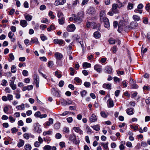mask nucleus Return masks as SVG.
Returning a JSON list of instances; mask_svg holds the SVG:
<instances>
[{
  "mask_svg": "<svg viewBox=\"0 0 150 150\" xmlns=\"http://www.w3.org/2000/svg\"><path fill=\"white\" fill-rule=\"evenodd\" d=\"M137 26L138 23L137 22L135 21H132L130 23V25H129L126 26L124 28V27L123 26L122 22H120L119 23L118 25V31L119 32H120L119 30L123 28H124L125 30H126V31H128L129 30H132L133 29L135 28Z\"/></svg>",
  "mask_w": 150,
  "mask_h": 150,
  "instance_id": "nucleus-1",
  "label": "nucleus"
},
{
  "mask_svg": "<svg viewBox=\"0 0 150 150\" xmlns=\"http://www.w3.org/2000/svg\"><path fill=\"white\" fill-rule=\"evenodd\" d=\"M69 140L76 145H79L80 143V140L79 139L76 140V136L74 134H71L70 136Z\"/></svg>",
  "mask_w": 150,
  "mask_h": 150,
  "instance_id": "nucleus-2",
  "label": "nucleus"
},
{
  "mask_svg": "<svg viewBox=\"0 0 150 150\" xmlns=\"http://www.w3.org/2000/svg\"><path fill=\"white\" fill-rule=\"evenodd\" d=\"M40 126L39 123H37L34 125V130L38 133H40L42 132V129L40 127Z\"/></svg>",
  "mask_w": 150,
  "mask_h": 150,
  "instance_id": "nucleus-3",
  "label": "nucleus"
},
{
  "mask_svg": "<svg viewBox=\"0 0 150 150\" xmlns=\"http://www.w3.org/2000/svg\"><path fill=\"white\" fill-rule=\"evenodd\" d=\"M61 104L63 105H68L72 103L71 101L70 100H66L64 99H62L61 100Z\"/></svg>",
  "mask_w": 150,
  "mask_h": 150,
  "instance_id": "nucleus-4",
  "label": "nucleus"
},
{
  "mask_svg": "<svg viewBox=\"0 0 150 150\" xmlns=\"http://www.w3.org/2000/svg\"><path fill=\"white\" fill-rule=\"evenodd\" d=\"M76 29L75 26L74 24L69 25L67 28V30L68 32H73Z\"/></svg>",
  "mask_w": 150,
  "mask_h": 150,
  "instance_id": "nucleus-5",
  "label": "nucleus"
},
{
  "mask_svg": "<svg viewBox=\"0 0 150 150\" xmlns=\"http://www.w3.org/2000/svg\"><path fill=\"white\" fill-rule=\"evenodd\" d=\"M66 0H56L54 2L56 6L62 5L66 2Z\"/></svg>",
  "mask_w": 150,
  "mask_h": 150,
  "instance_id": "nucleus-6",
  "label": "nucleus"
},
{
  "mask_svg": "<svg viewBox=\"0 0 150 150\" xmlns=\"http://www.w3.org/2000/svg\"><path fill=\"white\" fill-rule=\"evenodd\" d=\"M34 80L35 83L37 87H39V77L37 75H34Z\"/></svg>",
  "mask_w": 150,
  "mask_h": 150,
  "instance_id": "nucleus-7",
  "label": "nucleus"
},
{
  "mask_svg": "<svg viewBox=\"0 0 150 150\" xmlns=\"http://www.w3.org/2000/svg\"><path fill=\"white\" fill-rule=\"evenodd\" d=\"M101 66L99 64H96L94 66V69L97 72L100 73L101 72Z\"/></svg>",
  "mask_w": 150,
  "mask_h": 150,
  "instance_id": "nucleus-8",
  "label": "nucleus"
},
{
  "mask_svg": "<svg viewBox=\"0 0 150 150\" xmlns=\"http://www.w3.org/2000/svg\"><path fill=\"white\" fill-rule=\"evenodd\" d=\"M103 21L104 23V26L105 27L108 28L110 26V24L108 18H106L102 20V22Z\"/></svg>",
  "mask_w": 150,
  "mask_h": 150,
  "instance_id": "nucleus-9",
  "label": "nucleus"
},
{
  "mask_svg": "<svg viewBox=\"0 0 150 150\" xmlns=\"http://www.w3.org/2000/svg\"><path fill=\"white\" fill-rule=\"evenodd\" d=\"M105 70L106 73L110 74L112 72V69L111 67L107 66L105 67Z\"/></svg>",
  "mask_w": 150,
  "mask_h": 150,
  "instance_id": "nucleus-10",
  "label": "nucleus"
},
{
  "mask_svg": "<svg viewBox=\"0 0 150 150\" xmlns=\"http://www.w3.org/2000/svg\"><path fill=\"white\" fill-rule=\"evenodd\" d=\"M54 56L58 60H60L63 57L62 54L58 52H56L55 53Z\"/></svg>",
  "mask_w": 150,
  "mask_h": 150,
  "instance_id": "nucleus-11",
  "label": "nucleus"
},
{
  "mask_svg": "<svg viewBox=\"0 0 150 150\" xmlns=\"http://www.w3.org/2000/svg\"><path fill=\"white\" fill-rule=\"evenodd\" d=\"M20 24L22 27H25L27 25L28 23L26 20H22L20 21Z\"/></svg>",
  "mask_w": 150,
  "mask_h": 150,
  "instance_id": "nucleus-12",
  "label": "nucleus"
},
{
  "mask_svg": "<svg viewBox=\"0 0 150 150\" xmlns=\"http://www.w3.org/2000/svg\"><path fill=\"white\" fill-rule=\"evenodd\" d=\"M105 13L103 11H101L100 14V19L101 22H102L103 20L107 18L105 17Z\"/></svg>",
  "mask_w": 150,
  "mask_h": 150,
  "instance_id": "nucleus-13",
  "label": "nucleus"
},
{
  "mask_svg": "<svg viewBox=\"0 0 150 150\" xmlns=\"http://www.w3.org/2000/svg\"><path fill=\"white\" fill-rule=\"evenodd\" d=\"M97 120L96 116L94 114H92L90 118V121L91 122H95Z\"/></svg>",
  "mask_w": 150,
  "mask_h": 150,
  "instance_id": "nucleus-14",
  "label": "nucleus"
},
{
  "mask_svg": "<svg viewBox=\"0 0 150 150\" xmlns=\"http://www.w3.org/2000/svg\"><path fill=\"white\" fill-rule=\"evenodd\" d=\"M74 130L76 132L80 134H83V131L79 128L77 127H74L73 128Z\"/></svg>",
  "mask_w": 150,
  "mask_h": 150,
  "instance_id": "nucleus-15",
  "label": "nucleus"
},
{
  "mask_svg": "<svg viewBox=\"0 0 150 150\" xmlns=\"http://www.w3.org/2000/svg\"><path fill=\"white\" fill-rule=\"evenodd\" d=\"M24 16L25 17V19L28 21H30L33 18V16H32L28 14H25L24 15Z\"/></svg>",
  "mask_w": 150,
  "mask_h": 150,
  "instance_id": "nucleus-16",
  "label": "nucleus"
},
{
  "mask_svg": "<svg viewBox=\"0 0 150 150\" xmlns=\"http://www.w3.org/2000/svg\"><path fill=\"white\" fill-rule=\"evenodd\" d=\"M107 103L109 108L112 107L114 105L113 102L111 99H109L108 100Z\"/></svg>",
  "mask_w": 150,
  "mask_h": 150,
  "instance_id": "nucleus-17",
  "label": "nucleus"
},
{
  "mask_svg": "<svg viewBox=\"0 0 150 150\" xmlns=\"http://www.w3.org/2000/svg\"><path fill=\"white\" fill-rule=\"evenodd\" d=\"M54 42L55 44L62 45L63 44V41L62 40H59L58 39H55L54 40Z\"/></svg>",
  "mask_w": 150,
  "mask_h": 150,
  "instance_id": "nucleus-18",
  "label": "nucleus"
},
{
  "mask_svg": "<svg viewBox=\"0 0 150 150\" xmlns=\"http://www.w3.org/2000/svg\"><path fill=\"white\" fill-rule=\"evenodd\" d=\"M53 94L55 96L59 97L60 96V92L59 91H56L54 88L53 89Z\"/></svg>",
  "mask_w": 150,
  "mask_h": 150,
  "instance_id": "nucleus-19",
  "label": "nucleus"
},
{
  "mask_svg": "<svg viewBox=\"0 0 150 150\" xmlns=\"http://www.w3.org/2000/svg\"><path fill=\"white\" fill-rule=\"evenodd\" d=\"M10 86L13 90H15L16 89V85L14 84V81L10 80Z\"/></svg>",
  "mask_w": 150,
  "mask_h": 150,
  "instance_id": "nucleus-20",
  "label": "nucleus"
},
{
  "mask_svg": "<svg viewBox=\"0 0 150 150\" xmlns=\"http://www.w3.org/2000/svg\"><path fill=\"white\" fill-rule=\"evenodd\" d=\"M74 20L76 22H77L78 23H80L81 22V18L77 16H74Z\"/></svg>",
  "mask_w": 150,
  "mask_h": 150,
  "instance_id": "nucleus-21",
  "label": "nucleus"
},
{
  "mask_svg": "<svg viewBox=\"0 0 150 150\" xmlns=\"http://www.w3.org/2000/svg\"><path fill=\"white\" fill-rule=\"evenodd\" d=\"M133 109L132 108H128L127 109L126 112L128 115H131L133 114Z\"/></svg>",
  "mask_w": 150,
  "mask_h": 150,
  "instance_id": "nucleus-22",
  "label": "nucleus"
},
{
  "mask_svg": "<svg viewBox=\"0 0 150 150\" xmlns=\"http://www.w3.org/2000/svg\"><path fill=\"white\" fill-rule=\"evenodd\" d=\"M91 66V64L86 62H84L83 64V68L90 67Z\"/></svg>",
  "mask_w": 150,
  "mask_h": 150,
  "instance_id": "nucleus-23",
  "label": "nucleus"
},
{
  "mask_svg": "<svg viewBox=\"0 0 150 150\" xmlns=\"http://www.w3.org/2000/svg\"><path fill=\"white\" fill-rule=\"evenodd\" d=\"M16 108L19 110H24L25 109V105L24 104L22 103L20 105L17 106Z\"/></svg>",
  "mask_w": 150,
  "mask_h": 150,
  "instance_id": "nucleus-24",
  "label": "nucleus"
},
{
  "mask_svg": "<svg viewBox=\"0 0 150 150\" xmlns=\"http://www.w3.org/2000/svg\"><path fill=\"white\" fill-rule=\"evenodd\" d=\"M65 18L64 17H62L58 19L59 23L61 25L63 24L65 22Z\"/></svg>",
  "mask_w": 150,
  "mask_h": 150,
  "instance_id": "nucleus-25",
  "label": "nucleus"
},
{
  "mask_svg": "<svg viewBox=\"0 0 150 150\" xmlns=\"http://www.w3.org/2000/svg\"><path fill=\"white\" fill-rule=\"evenodd\" d=\"M24 144V141L21 139H20L17 144V146L19 147H20L23 146Z\"/></svg>",
  "mask_w": 150,
  "mask_h": 150,
  "instance_id": "nucleus-26",
  "label": "nucleus"
},
{
  "mask_svg": "<svg viewBox=\"0 0 150 150\" xmlns=\"http://www.w3.org/2000/svg\"><path fill=\"white\" fill-rule=\"evenodd\" d=\"M100 33L98 31H96L93 33L94 37L96 39H98L100 37Z\"/></svg>",
  "mask_w": 150,
  "mask_h": 150,
  "instance_id": "nucleus-27",
  "label": "nucleus"
},
{
  "mask_svg": "<svg viewBox=\"0 0 150 150\" xmlns=\"http://www.w3.org/2000/svg\"><path fill=\"white\" fill-rule=\"evenodd\" d=\"M53 122V119L51 118L49 119L48 121L46 123L47 125L49 126L52 124Z\"/></svg>",
  "mask_w": 150,
  "mask_h": 150,
  "instance_id": "nucleus-28",
  "label": "nucleus"
},
{
  "mask_svg": "<svg viewBox=\"0 0 150 150\" xmlns=\"http://www.w3.org/2000/svg\"><path fill=\"white\" fill-rule=\"evenodd\" d=\"M118 5L117 4H114L112 5V11L114 13H116L117 12H115V10L117 9V8Z\"/></svg>",
  "mask_w": 150,
  "mask_h": 150,
  "instance_id": "nucleus-29",
  "label": "nucleus"
},
{
  "mask_svg": "<svg viewBox=\"0 0 150 150\" xmlns=\"http://www.w3.org/2000/svg\"><path fill=\"white\" fill-rule=\"evenodd\" d=\"M103 87L107 89H111V85L110 83H104L103 85Z\"/></svg>",
  "mask_w": 150,
  "mask_h": 150,
  "instance_id": "nucleus-30",
  "label": "nucleus"
},
{
  "mask_svg": "<svg viewBox=\"0 0 150 150\" xmlns=\"http://www.w3.org/2000/svg\"><path fill=\"white\" fill-rule=\"evenodd\" d=\"M30 41L32 43H35L36 44H38L39 43L38 39L36 38H32Z\"/></svg>",
  "mask_w": 150,
  "mask_h": 150,
  "instance_id": "nucleus-31",
  "label": "nucleus"
},
{
  "mask_svg": "<svg viewBox=\"0 0 150 150\" xmlns=\"http://www.w3.org/2000/svg\"><path fill=\"white\" fill-rule=\"evenodd\" d=\"M108 142H106L105 143L102 142L101 143L100 145L103 146V147L106 150L108 149Z\"/></svg>",
  "mask_w": 150,
  "mask_h": 150,
  "instance_id": "nucleus-32",
  "label": "nucleus"
},
{
  "mask_svg": "<svg viewBox=\"0 0 150 150\" xmlns=\"http://www.w3.org/2000/svg\"><path fill=\"white\" fill-rule=\"evenodd\" d=\"M60 127V124L59 122H57L54 125V128L56 129H59Z\"/></svg>",
  "mask_w": 150,
  "mask_h": 150,
  "instance_id": "nucleus-33",
  "label": "nucleus"
},
{
  "mask_svg": "<svg viewBox=\"0 0 150 150\" xmlns=\"http://www.w3.org/2000/svg\"><path fill=\"white\" fill-rule=\"evenodd\" d=\"M133 19L135 21V22L137 21H139L140 19V17L137 15H134L133 16Z\"/></svg>",
  "mask_w": 150,
  "mask_h": 150,
  "instance_id": "nucleus-34",
  "label": "nucleus"
},
{
  "mask_svg": "<svg viewBox=\"0 0 150 150\" xmlns=\"http://www.w3.org/2000/svg\"><path fill=\"white\" fill-rule=\"evenodd\" d=\"M52 131L50 130L48 131L44 132L43 133L42 135L44 136H45L47 135H50L52 134Z\"/></svg>",
  "mask_w": 150,
  "mask_h": 150,
  "instance_id": "nucleus-35",
  "label": "nucleus"
},
{
  "mask_svg": "<svg viewBox=\"0 0 150 150\" xmlns=\"http://www.w3.org/2000/svg\"><path fill=\"white\" fill-rule=\"evenodd\" d=\"M24 148L26 150H30L31 149L30 145L29 144H26L24 146Z\"/></svg>",
  "mask_w": 150,
  "mask_h": 150,
  "instance_id": "nucleus-36",
  "label": "nucleus"
},
{
  "mask_svg": "<svg viewBox=\"0 0 150 150\" xmlns=\"http://www.w3.org/2000/svg\"><path fill=\"white\" fill-rule=\"evenodd\" d=\"M40 37L41 40L43 41H44L47 39V37L46 36H45L43 34H42L40 35Z\"/></svg>",
  "mask_w": 150,
  "mask_h": 150,
  "instance_id": "nucleus-37",
  "label": "nucleus"
},
{
  "mask_svg": "<svg viewBox=\"0 0 150 150\" xmlns=\"http://www.w3.org/2000/svg\"><path fill=\"white\" fill-rule=\"evenodd\" d=\"M11 72L13 73H15L16 71V68L15 65H12L11 68Z\"/></svg>",
  "mask_w": 150,
  "mask_h": 150,
  "instance_id": "nucleus-38",
  "label": "nucleus"
},
{
  "mask_svg": "<svg viewBox=\"0 0 150 150\" xmlns=\"http://www.w3.org/2000/svg\"><path fill=\"white\" fill-rule=\"evenodd\" d=\"M91 127L94 130H96V131H98L100 129V127L98 125H94V126H92Z\"/></svg>",
  "mask_w": 150,
  "mask_h": 150,
  "instance_id": "nucleus-39",
  "label": "nucleus"
},
{
  "mask_svg": "<svg viewBox=\"0 0 150 150\" xmlns=\"http://www.w3.org/2000/svg\"><path fill=\"white\" fill-rule=\"evenodd\" d=\"M48 15L50 16L51 18L54 19L55 18L54 15L53 14V13L52 11H50L49 12Z\"/></svg>",
  "mask_w": 150,
  "mask_h": 150,
  "instance_id": "nucleus-40",
  "label": "nucleus"
},
{
  "mask_svg": "<svg viewBox=\"0 0 150 150\" xmlns=\"http://www.w3.org/2000/svg\"><path fill=\"white\" fill-rule=\"evenodd\" d=\"M9 56L10 59L9 60V62H11L12 60H13L14 59V57L13 55V53H10L9 54Z\"/></svg>",
  "mask_w": 150,
  "mask_h": 150,
  "instance_id": "nucleus-41",
  "label": "nucleus"
},
{
  "mask_svg": "<svg viewBox=\"0 0 150 150\" xmlns=\"http://www.w3.org/2000/svg\"><path fill=\"white\" fill-rule=\"evenodd\" d=\"M94 25L93 28H98V29H99V28L100 27V24L99 23H93V24Z\"/></svg>",
  "mask_w": 150,
  "mask_h": 150,
  "instance_id": "nucleus-42",
  "label": "nucleus"
},
{
  "mask_svg": "<svg viewBox=\"0 0 150 150\" xmlns=\"http://www.w3.org/2000/svg\"><path fill=\"white\" fill-rule=\"evenodd\" d=\"M14 35V34L12 32H10L8 33V37L9 38L12 39H13L14 40V38H13V37Z\"/></svg>",
  "mask_w": 150,
  "mask_h": 150,
  "instance_id": "nucleus-43",
  "label": "nucleus"
},
{
  "mask_svg": "<svg viewBox=\"0 0 150 150\" xmlns=\"http://www.w3.org/2000/svg\"><path fill=\"white\" fill-rule=\"evenodd\" d=\"M109 42L110 44H115L116 42V40L112 38H111L109 40Z\"/></svg>",
  "mask_w": 150,
  "mask_h": 150,
  "instance_id": "nucleus-44",
  "label": "nucleus"
},
{
  "mask_svg": "<svg viewBox=\"0 0 150 150\" xmlns=\"http://www.w3.org/2000/svg\"><path fill=\"white\" fill-rule=\"evenodd\" d=\"M43 140L44 141L47 142V144H49L51 139L49 137H46L43 138Z\"/></svg>",
  "mask_w": 150,
  "mask_h": 150,
  "instance_id": "nucleus-45",
  "label": "nucleus"
},
{
  "mask_svg": "<svg viewBox=\"0 0 150 150\" xmlns=\"http://www.w3.org/2000/svg\"><path fill=\"white\" fill-rule=\"evenodd\" d=\"M133 8V4L131 3H128L127 6V9L128 10H131Z\"/></svg>",
  "mask_w": 150,
  "mask_h": 150,
  "instance_id": "nucleus-46",
  "label": "nucleus"
},
{
  "mask_svg": "<svg viewBox=\"0 0 150 150\" xmlns=\"http://www.w3.org/2000/svg\"><path fill=\"white\" fill-rule=\"evenodd\" d=\"M43 148L45 150H51V146L50 145H47L45 146Z\"/></svg>",
  "mask_w": 150,
  "mask_h": 150,
  "instance_id": "nucleus-47",
  "label": "nucleus"
},
{
  "mask_svg": "<svg viewBox=\"0 0 150 150\" xmlns=\"http://www.w3.org/2000/svg\"><path fill=\"white\" fill-rule=\"evenodd\" d=\"M79 4V0H75L74 1L72 5L74 6H75L76 5Z\"/></svg>",
  "mask_w": 150,
  "mask_h": 150,
  "instance_id": "nucleus-48",
  "label": "nucleus"
},
{
  "mask_svg": "<svg viewBox=\"0 0 150 150\" xmlns=\"http://www.w3.org/2000/svg\"><path fill=\"white\" fill-rule=\"evenodd\" d=\"M54 65V63L53 61H50L48 62V66L52 68Z\"/></svg>",
  "mask_w": 150,
  "mask_h": 150,
  "instance_id": "nucleus-49",
  "label": "nucleus"
},
{
  "mask_svg": "<svg viewBox=\"0 0 150 150\" xmlns=\"http://www.w3.org/2000/svg\"><path fill=\"white\" fill-rule=\"evenodd\" d=\"M62 137L61 134L59 133H57L55 135V138L58 139H60Z\"/></svg>",
  "mask_w": 150,
  "mask_h": 150,
  "instance_id": "nucleus-50",
  "label": "nucleus"
},
{
  "mask_svg": "<svg viewBox=\"0 0 150 150\" xmlns=\"http://www.w3.org/2000/svg\"><path fill=\"white\" fill-rule=\"evenodd\" d=\"M86 129L88 133H89L90 134H91L92 133L91 129L88 126H87L86 127Z\"/></svg>",
  "mask_w": 150,
  "mask_h": 150,
  "instance_id": "nucleus-51",
  "label": "nucleus"
},
{
  "mask_svg": "<svg viewBox=\"0 0 150 150\" xmlns=\"http://www.w3.org/2000/svg\"><path fill=\"white\" fill-rule=\"evenodd\" d=\"M12 133L14 134L18 131V129L16 127H13L11 129Z\"/></svg>",
  "mask_w": 150,
  "mask_h": 150,
  "instance_id": "nucleus-52",
  "label": "nucleus"
},
{
  "mask_svg": "<svg viewBox=\"0 0 150 150\" xmlns=\"http://www.w3.org/2000/svg\"><path fill=\"white\" fill-rule=\"evenodd\" d=\"M101 115L103 117L105 118L107 117V115L106 113L103 111H102L100 112Z\"/></svg>",
  "mask_w": 150,
  "mask_h": 150,
  "instance_id": "nucleus-53",
  "label": "nucleus"
},
{
  "mask_svg": "<svg viewBox=\"0 0 150 150\" xmlns=\"http://www.w3.org/2000/svg\"><path fill=\"white\" fill-rule=\"evenodd\" d=\"M64 83V81H61L59 82L58 85L60 87H62L63 86Z\"/></svg>",
  "mask_w": 150,
  "mask_h": 150,
  "instance_id": "nucleus-54",
  "label": "nucleus"
},
{
  "mask_svg": "<svg viewBox=\"0 0 150 150\" xmlns=\"http://www.w3.org/2000/svg\"><path fill=\"white\" fill-rule=\"evenodd\" d=\"M87 93V92L85 90L82 91L81 93V94L82 97H84L85 96Z\"/></svg>",
  "mask_w": 150,
  "mask_h": 150,
  "instance_id": "nucleus-55",
  "label": "nucleus"
},
{
  "mask_svg": "<svg viewBox=\"0 0 150 150\" xmlns=\"http://www.w3.org/2000/svg\"><path fill=\"white\" fill-rule=\"evenodd\" d=\"M28 72L26 70H23V71L22 74L24 76H27L28 75Z\"/></svg>",
  "mask_w": 150,
  "mask_h": 150,
  "instance_id": "nucleus-56",
  "label": "nucleus"
},
{
  "mask_svg": "<svg viewBox=\"0 0 150 150\" xmlns=\"http://www.w3.org/2000/svg\"><path fill=\"white\" fill-rule=\"evenodd\" d=\"M46 6L44 5H42L40 7V9L41 11L45 10L46 8Z\"/></svg>",
  "mask_w": 150,
  "mask_h": 150,
  "instance_id": "nucleus-57",
  "label": "nucleus"
},
{
  "mask_svg": "<svg viewBox=\"0 0 150 150\" xmlns=\"http://www.w3.org/2000/svg\"><path fill=\"white\" fill-rule=\"evenodd\" d=\"M41 113L40 111L36 112L34 114V116L36 117H39L40 116Z\"/></svg>",
  "mask_w": 150,
  "mask_h": 150,
  "instance_id": "nucleus-58",
  "label": "nucleus"
},
{
  "mask_svg": "<svg viewBox=\"0 0 150 150\" xmlns=\"http://www.w3.org/2000/svg\"><path fill=\"white\" fill-rule=\"evenodd\" d=\"M84 86L86 87H89L91 85V84L89 82H86L84 83Z\"/></svg>",
  "mask_w": 150,
  "mask_h": 150,
  "instance_id": "nucleus-59",
  "label": "nucleus"
},
{
  "mask_svg": "<svg viewBox=\"0 0 150 150\" xmlns=\"http://www.w3.org/2000/svg\"><path fill=\"white\" fill-rule=\"evenodd\" d=\"M63 131L66 133H67L69 132V128L67 127H65L63 129Z\"/></svg>",
  "mask_w": 150,
  "mask_h": 150,
  "instance_id": "nucleus-60",
  "label": "nucleus"
},
{
  "mask_svg": "<svg viewBox=\"0 0 150 150\" xmlns=\"http://www.w3.org/2000/svg\"><path fill=\"white\" fill-rule=\"evenodd\" d=\"M11 30L13 32H15L16 31V28L14 26H12L10 28Z\"/></svg>",
  "mask_w": 150,
  "mask_h": 150,
  "instance_id": "nucleus-61",
  "label": "nucleus"
},
{
  "mask_svg": "<svg viewBox=\"0 0 150 150\" xmlns=\"http://www.w3.org/2000/svg\"><path fill=\"white\" fill-rule=\"evenodd\" d=\"M94 9L93 8H90L88 9V11L90 13L93 14L94 13Z\"/></svg>",
  "mask_w": 150,
  "mask_h": 150,
  "instance_id": "nucleus-62",
  "label": "nucleus"
},
{
  "mask_svg": "<svg viewBox=\"0 0 150 150\" xmlns=\"http://www.w3.org/2000/svg\"><path fill=\"white\" fill-rule=\"evenodd\" d=\"M70 70L71 71L70 74L71 75H73L74 74V69L72 67H71L70 68Z\"/></svg>",
  "mask_w": 150,
  "mask_h": 150,
  "instance_id": "nucleus-63",
  "label": "nucleus"
},
{
  "mask_svg": "<svg viewBox=\"0 0 150 150\" xmlns=\"http://www.w3.org/2000/svg\"><path fill=\"white\" fill-rule=\"evenodd\" d=\"M145 9L147 11H149L150 9V4H148L146 5L145 7Z\"/></svg>",
  "mask_w": 150,
  "mask_h": 150,
  "instance_id": "nucleus-64",
  "label": "nucleus"
}]
</instances>
